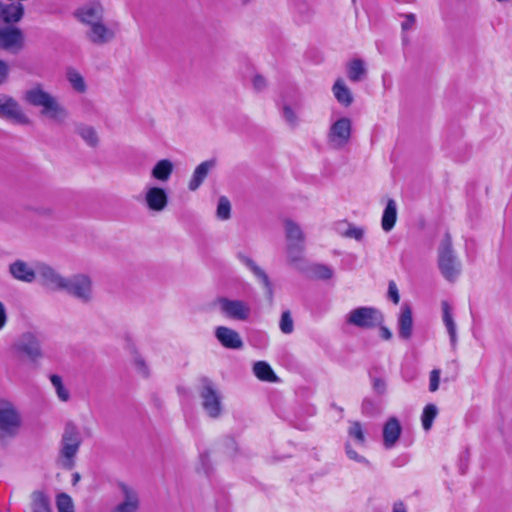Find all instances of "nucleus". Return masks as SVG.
Instances as JSON below:
<instances>
[{
    "label": "nucleus",
    "instance_id": "obj_39",
    "mask_svg": "<svg viewBox=\"0 0 512 512\" xmlns=\"http://www.w3.org/2000/svg\"><path fill=\"white\" fill-rule=\"evenodd\" d=\"M216 216L220 220H228L231 216V203L227 197L221 196L218 200Z\"/></svg>",
    "mask_w": 512,
    "mask_h": 512
},
{
    "label": "nucleus",
    "instance_id": "obj_4",
    "mask_svg": "<svg viewBox=\"0 0 512 512\" xmlns=\"http://www.w3.org/2000/svg\"><path fill=\"white\" fill-rule=\"evenodd\" d=\"M82 439L77 427L67 423L61 438V447L59 452V462L62 467L72 469L74 458L78 453Z\"/></svg>",
    "mask_w": 512,
    "mask_h": 512
},
{
    "label": "nucleus",
    "instance_id": "obj_52",
    "mask_svg": "<svg viewBox=\"0 0 512 512\" xmlns=\"http://www.w3.org/2000/svg\"><path fill=\"white\" fill-rule=\"evenodd\" d=\"M253 86L257 91H261L266 87V80L261 75H255L253 78Z\"/></svg>",
    "mask_w": 512,
    "mask_h": 512
},
{
    "label": "nucleus",
    "instance_id": "obj_2",
    "mask_svg": "<svg viewBox=\"0 0 512 512\" xmlns=\"http://www.w3.org/2000/svg\"><path fill=\"white\" fill-rule=\"evenodd\" d=\"M22 426V417L17 407L5 400L0 401V443L15 438Z\"/></svg>",
    "mask_w": 512,
    "mask_h": 512
},
{
    "label": "nucleus",
    "instance_id": "obj_33",
    "mask_svg": "<svg viewBox=\"0 0 512 512\" xmlns=\"http://www.w3.org/2000/svg\"><path fill=\"white\" fill-rule=\"evenodd\" d=\"M31 510L32 512H51L49 500L44 493L37 491L32 494Z\"/></svg>",
    "mask_w": 512,
    "mask_h": 512
},
{
    "label": "nucleus",
    "instance_id": "obj_29",
    "mask_svg": "<svg viewBox=\"0 0 512 512\" xmlns=\"http://www.w3.org/2000/svg\"><path fill=\"white\" fill-rule=\"evenodd\" d=\"M333 93L337 101L344 105L349 106L353 102V97L350 89L345 85L342 79L336 80L333 85Z\"/></svg>",
    "mask_w": 512,
    "mask_h": 512
},
{
    "label": "nucleus",
    "instance_id": "obj_57",
    "mask_svg": "<svg viewBox=\"0 0 512 512\" xmlns=\"http://www.w3.org/2000/svg\"><path fill=\"white\" fill-rule=\"evenodd\" d=\"M204 458H205V456L201 455V460H202L203 463H204Z\"/></svg>",
    "mask_w": 512,
    "mask_h": 512
},
{
    "label": "nucleus",
    "instance_id": "obj_45",
    "mask_svg": "<svg viewBox=\"0 0 512 512\" xmlns=\"http://www.w3.org/2000/svg\"><path fill=\"white\" fill-rule=\"evenodd\" d=\"M440 370L439 369H433L430 372L429 375V391L435 392L439 388V382H440Z\"/></svg>",
    "mask_w": 512,
    "mask_h": 512
},
{
    "label": "nucleus",
    "instance_id": "obj_5",
    "mask_svg": "<svg viewBox=\"0 0 512 512\" xmlns=\"http://www.w3.org/2000/svg\"><path fill=\"white\" fill-rule=\"evenodd\" d=\"M11 350L16 356L26 358L34 364L39 363L44 357L41 340L32 332L21 334L13 342Z\"/></svg>",
    "mask_w": 512,
    "mask_h": 512
},
{
    "label": "nucleus",
    "instance_id": "obj_56",
    "mask_svg": "<svg viewBox=\"0 0 512 512\" xmlns=\"http://www.w3.org/2000/svg\"><path fill=\"white\" fill-rule=\"evenodd\" d=\"M73 477H74V481H75V482H76V481H78V480H79V478H80L78 473L74 474V476H73Z\"/></svg>",
    "mask_w": 512,
    "mask_h": 512
},
{
    "label": "nucleus",
    "instance_id": "obj_35",
    "mask_svg": "<svg viewBox=\"0 0 512 512\" xmlns=\"http://www.w3.org/2000/svg\"><path fill=\"white\" fill-rule=\"evenodd\" d=\"M347 433L349 439H353L356 445L364 446L365 434L360 422H351Z\"/></svg>",
    "mask_w": 512,
    "mask_h": 512
},
{
    "label": "nucleus",
    "instance_id": "obj_26",
    "mask_svg": "<svg viewBox=\"0 0 512 512\" xmlns=\"http://www.w3.org/2000/svg\"><path fill=\"white\" fill-rule=\"evenodd\" d=\"M441 306H442V313H443V316H442L443 323H444V325L447 329V332L449 334L450 342H451L452 346H454L457 341V331H456V324L453 319L451 307L447 301H442Z\"/></svg>",
    "mask_w": 512,
    "mask_h": 512
},
{
    "label": "nucleus",
    "instance_id": "obj_54",
    "mask_svg": "<svg viewBox=\"0 0 512 512\" xmlns=\"http://www.w3.org/2000/svg\"><path fill=\"white\" fill-rule=\"evenodd\" d=\"M380 335L385 340H390L392 338L391 331L385 326L380 327Z\"/></svg>",
    "mask_w": 512,
    "mask_h": 512
},
{
    "label": "nucleus",
    "instance_id": "obj_31",
    "mask_svg": "<svg viewBox=\"0 0 512 512\" xmlns=\"http://www.w3.org/2000/svg\"><path fill=\"white\" fill-rule=\"evenodd\" d=\"M253 372L262 381L275 382L277 380V376L267 362H256L253 366Z\"/></svg>",
    "mask_w": 512,
    "mask_h": 512
},
{
    "label": "nucleus",
    "instance_id": "obj_37",
    "mask_svg": "<svg viewBox=\"0 0 512 512\" xmlns=\"http://www.w3.org/2000/svg\"><path fill=\"white\" fill-rule=\"evenodd\" d=\"M50 381L56 391L58 398L63 402L68 401L70 398V394L69 391L63 385L62 378L59 375L52 374L50 376Z\"/></svg>",
    "mask_w": 512,
    "mask_h": 512
},
{
    "label": "nucleus",
    "instance_id": "obj_32",
    "mask_svg": "<svg viewBox=\"0 0 512 512\" xmlns=\"http://www.w3.org/2000/svg\"><path fill=\"white\" fill-rule=\"evenodd\" d=\"M77 133L87 145L91 147L97 146L99 139L96 130L92 126L79 125L77 127Z\"/></svg>",
    "mask_w": 512,
    "mask_h": 512
},
{
    "label": "nucleus",
    "instance_id": "obj_21",
    "mask_svg": "<svg viewBox=\"0 0 512 512\" xmlns=\"http://www.w3.org/2000/svg\"><path fill=\"white\" fill-rule=\"evenodd\" d=\"M215 337L224 347L229 349H240L243 346L239 333L226 326L217 327Z\"/></svg>",
    "mask_w": 512,
    "mask_h": 512
},
{
    "label": "nucleus",
    "instance_id": "obj_40",
    "mask_svg": "<svg viewBox=\"0 0 512 512\" xmlns=\"http://www.w3.org/2000/svg\"><path fill=\"white\" fill-rule=\"evenodd\" d=\"M381 411V404L379 401L366 398L362 402V413L366 416H373Z\"/></svg>",
    "mask_w": 512,
    "mask_h": 512
},
{
    "label": "nucleus",
    "instance_id": "obj_47",
    "mask_svg": "<svg viewBox=\"0 0 512 512\" xmlns=\"http://www.w3.org/2000/svg\"><path fill=\"white\" fill-rule=\"evenodd\" d=\"M282 113H283V117H284L285 121L289 125H291L293 127L297 125V116H296L295 112L289 106H284Z\"/></svg>",
    "mask_w": 512,
    "mask_h": 512
},
{
    "label": "nucleus",
    "instance_id": "obj_50",
    "mask_svg": "<svg viewBox=\"0 0 512 512\" xmlns=\"http://www.w3.org/2000/svg\"><path fill=\"white\" fill-rule=\"evenodd\" d=\"M8 322L7 309L3 302L0 301V331L4 329Z\"/></svg>",
    "mask_w": 512,
    "mask_h": 512
},
{
    "label": "nucleus",
    "instance_id": "obj_46",
    "mask_svg": "<svg viewBox=\"0 0 512 512\" xmlns=\"http://www.w3.org/2000/svg\"><path fill=\"white\" fill-rule=\"evenodd\" d=\"M346 237L361 241L364 236V230L359 227L350 226L344 233Z\"/></svg>",
    "mask_w": 512,
    "mask_h": 512
},
{
    "label": "nucleus",
    "instance_id": "obj_30",
    "mask_svg": "<svg viewBox=\"0 0 512 512\" xmlns=\"http://www.w3.org/2000/svg\"><path fill=\"white\" fill-rule=\"evenodd\" d=\"M366 73L367 71L363 60L353 59L348 63L347 76L350 81L359 82L365 77Z\"/></svg>",
    "mask_w": 512,
    "mask_h": 512
},
{
    "label": "nucleus",
    "instance_id": "obj_3",
    "mask_svg": "<svg viewBox=\"0 0 512 512\" xmlns=\"http://www.w3.org/2000/svg\"><path fill=\"white\" fill-rule=\"evenodd\" d=\"M438 267L442 276L454 282L461 273V263L457 259L451 244V238L446 235L438 249Z\"/></svg>",
    "mask_w": 512,
    "mask_h": 512
},
{
    "label": "nucleus",
    "instance_id": "obj_24",
    "mask_svg": "<svg viewBox=\"0 0 512 512\" xmlns=\"http://www.w3.org/2000/svg\"><path fill=\"white\" fill-rule=\"evenodd\" d=\"M216 159H209L200 163L194 170L189 181L188 188L191 191L197 190L206 179L209 172L216 167Z\"/></svg>",
    "mask_w": 512,
    "mask_h": 512
},
{
    "label": "nucleus",
    "instance_id": "obj_22",
    "mask_svg": "<svg viewBox=\"0 0 512 512\" xmlns=\"http://www.w3.org/2000/svg\"><path fill=\"white\" fill-rule=\"evenodd\" d=\"M398 335L403 340H408L412 336L413 317L412 309L408 304H403L400 308V314L397 322Z\"/></svg>",
    "mask_w": 512,
    "mask_h": 512
},
{
    "label": "nucleus",
    "instance_id": "obj_51",
    "mask_svg": "<svg viewBox=\"0 0 512 512\" xmlns=\"http://www.w3.org/2000/svg\"><path fill=\"white\" fill-rule=\"evenodd\" d=\"M373 389L378 394H383L386 390V383L384 382V380H382L380 378H374L373 379Z\"/></svg>",
    "mask_w": 512,
    "mask_h": 512
},
{
    "label": "nucleus",
    "instance_id": "obj_49",
    "mask_svg": "<svg viewBox=\"0 0 512 512\" xmlns=\"http://www.w3.org/2000/svg\"><path fill=\"white\" fill-rule=\"evenodd\" d=\"M134 363H135L137 371L140 374H142L143 376H147L148 375V367H147L144 359H142L141 357L137 356L135 358V360H134Z\"/></svg>",
    "mask_w": 512,
    "mask_h": 512
},
{
    "label": "nucleus",
    "instance_id": "obj_38",
    "mask_svg": "<svg viewBox=\"0 0 512 512\" xmlns=\"http://www.w3.org/2000/svg\"><path fill=\"white\" fill-rule=\"evenodd\" d=\"M67 79L74 90L77 92L83 93L86 90V85L83 77L79 72L74 69H69L67 71Z\"/></svg>",
    "mask_w": 512,
    "mask_h": 512
},
{
    "label": "nucleus",
    "instance_id": "obj_6",
    "mask_svg": "<svg viewBox=\"0 0 512 512\" xmlns=\"http://www.w3.org/2000/svg\"><path fill=\"white\" fill-rule=\"evenodd\" d=\"M384 320L381 311L374 307H358L346 315V322L362 329H371L382 324Z\"/></svg>",
    "mask_w": 512,
    "mask_h": 512
},
{
    "label": "nucleus",
    "instance_id": "obj_20",
    "mask_svg": "<svg viewBox=\"0 0 512 512\" xmlns=\"http://www.w3.org/2000/svg\"><path fill=\"white\" fill-rule=\"evenodd\" d=\"M123 495V501L116 505L111 512H136L139 508V497L137 492L126 484L119 485Z\"/></svg>",
    "mask_w": 512,
    "mask_h": 512
},
{
    "label": "nucleus",
    "instance_id": "obj_10",
    "mask_svg": "<svg viewBox=\"0 0 512 512\" xmlns=\"http://www.w3.org/2000/svg\"><path fill=\"white\" fill-rule=\"evenodd\" d=\"M220 312L227 318L246 321L251 314L250 305L242 300H234L226 297L218 299Z\"/></svg>",
    "mask_w": 512,
    "mask_h": 512
},
{
    "label": "nucleus",
    "instance_id": "obj_42",
    "mask_svg": "<svg viewBox=\"0 0 512 512\" xmlns=\"http://www.w3.org/2000/svg\"><path fill=\"white\" fill-rule=\"evenodd\" d=\"M404 20L401 22V29H402V40L404 43L408 42V38L405 35L408 31L414 29L416 24V16L412 13L403 15Z\"/></svg>",
    "mask_w": 512,
    "mask_h": 512
},
{
    "label": "nucleus",
    "instance_id": "obj_13",
    "mask_svg": "<svg viewBox=\"0 0 512 512\" xmlns=\"http://www.w3.org/2000/svg\"><path fill=\"white\" fill-rule=\"evenodd\" d=\"M200 396L202 406L207 414L212 418H217L221 413V397L210 381L203 382Z\"/></svg>",
    "mask_w": 512,
    "mask_h": 512
},
{
    "label": "nucleus",
    "instance_id": "obj_14",
    "mask_svg": "<svg viewBox=\"0 0 512 512\" xmlns=\"http://www.w3.org/2000/svg\"><path fill=\"white\" fill-rule=\"evenodd\" d=\"M37 277L40 283L51 290L62 291L66 277L46 263H37Z\"/></svg>",
    "mask_w": 512,
    "mask_h": 512
},
{
    "label": "nucleus",
    "instance_id": "obj_58",
    "mask_svg": "<svg viewBox=\"0 0 512 512\" xmlns=\"http://www.w3.org/2000/svg\"><path fill=\"white\" fill-rule=\"evenodd\" d=\"M242 1H243V3H247L249 0H242Z\"/></svg>",
    "mask_w": 512,
    "mask_h": 512
},
{
    "label": "nucleus",
    "instance_id": "obj_36",
    "mask_svg": "<svg viewBox=\"0 0 512 512\" xmlns=\"http://www.w3.org/2000/svg\"><path fill=\"white\" fill-rule=\"evenodd\" d=\"M309 271L313 278L320 280H328L334 274L332 268L324 264H312L309 267Z\"/></svg>",
    "mask_w": 512,
    "mask_h": 512
},
{
    "label": "nucleus",
    "instance_id": "obj_28",
    "mask_svg": "<svg viewBox=\"0 0 512 512\" xmlns=\"http://www.w3.org/2000/svg\"><path fill=\"white\" fill-rule=\"evenodd\" d=\"M397 219V205L393 199H389L382 215L381 226L386 232L392 230Z\"/></svg>",
    "mask_w": 512,
    "mask_h": 512
},
{
    "label": "nucleus",
    "instance_id": "obj_12",
    "mask_svg": "<svg viewBox=\"0 0 512 512\" xmlns=\"http://www.w3.org/2000/svg\"><path fill=\"white\" fill-rule=\"evenodd\" d=\"M74 16L88 29L104 18V7L99 1H90L76 9Z\"/></svg>",
    "mask_w": 512,
    "mask_h": 512
},
{
    "label": "nucleus",
    "instance_id": "obj_11",
    "mask_svg": "<svg viewBox=\"0 0 512 512\" xmlns=\"http://www.w3.org/2000/svg\"><path fill=\"white\" fill-rule=\"evenodd\" d=\"M351 121L342 117L334 122L328 133V144L334 149L343 148L350 140Z\"/></svg>",
    "mask_w": 512,
    "mask_h": 512
},
{
    "label": "nucleus",
    "instance_id": "obj_43",
    "mask_svg": "<svg viewBox=\"0 0 512 512\" xmlns=\"http://www.w3.org/2000/svg\"><path fill=\"white\" fill-rule=\"evenodd\" d=\"M279 327L282 333L291 334L294 330V323L289 311H284L281 315Z\"/></svg>",
    "mask_w": 512,
    "mask_h": 512
},
{
    "label": "nucleus",
    "instance_id": "obj_25",
    "mask_svg": "<svg viewBox=\"0 0 512 512\" xmlns=\"http://www.w3.org/2000/svg\"><path fill=\"white\" fill-rule=\"evenodd\" d=\"M174 170L173 163L168 159L159 160L151 171V176L153 179L160 182H167Z\"/></svg>",
    "mask_w": 512,
    "mask_h": 512
},
{
    "label": "nucleus",
    "instance_id": "obj_18",
    "mask_svg": "<svg viewBox=\"0 0 512 512\" xmlns=\"http://www.w3.org/2000/svg\"><path fill=\"white\" fill-rule=\"evenodd\" d=\"M9 273L18 281L32 283L37 278V264L33 268L23 260H16L9 265Z\"/></svg>",
    "mask_w": 512,
    "mask_h": 512
},
{
    "label": "nucleus",
    "instance_id": "obj_55",
    "mask_svg": "<svg viewBox=\"0 0 512 512\" xmlns=\"http://www.w3.org/2000/svg\"><path fill=\"white\" fill-rule=\"evenodd\" d=\"M393 512H406V508L403 503H395L393 507Z\"/></svg>",
    "mask_w": 512,
    "mask_h": 512
},
{
    "label": "nucleus",
    "instance_id": "obj_44",
    "mask_svg": "<svg viewBox=\"0 0 512 512\" xmlns=\"http://www.w3.org/2000/svg\"><path fill=\"white\" fill-rule=\"evenodd\" d=\"M345 452H346V455L348 456L349 459L357 462V463H360V464H363L365 466H370V462L363 456H361L360 454H358L353 448H352V445L350 443V441H347L346 444H345Z\"/></svg>",
    "mask_w": 512,
    "mask_h": 512
},
{
    "label": "nucleus",
    "instance_id": "obj_9",
    "mask_svg": "<svg viewBox=\"0 0 512 512\" xmlns=\"http://www.w3.org/2000/svg\"><path fill=\"white\" fill-rule=\"evenodd\" d=\"M117 25L108 22L103 18L98 23H94L88 29H85V38L92 44L102 46L110 43L116 37Z\"/></svg>",
    "mask_w": 512,
    "mask_h": 512
},
{
    "label": "nucleus",
    "instance_id": "obj_48",
    "mask_svg": "<svg viewBox=\"0 0 512 512\" xmlns=\"http://www.w3.org/2000/svg\"><path fill=\"white\" fill-rule=\"evenodd\" d=\"M388 296L389 298L395 303V304H398L399 300H400V296H399V292H398V288L395 284V282L393 281H390L389 282V286H388Z\"/></svg>",
    "mask_w": 512,
    "mask_h": 512
},
{
    "label": "nucleus",
    "instance_id": "obj_16",
    "mask_svg": "<svg viewBox=\"0 0 512 512\" xmlns=\"http://www.w3.org/2000/svg\"><path fill=\"white\" fill-rule=\"evenodd\" d=\"M24 46V35L22 31L13 26H6L0 28V48L18 52Z\"/></svg>",
    "mask_w": 512,
    "mask_h": 512
},
{
    "label": "nucleus",
    "instance_id": "obj_34",
    "mask_svg": "<svg viewBox=\"0 0 512 512\" xmlns=\"http://www.w3.org/2000/svg\"><path fill=\"white\" fill-rule=\"evenodd\" d=\"M438 414V408L435 404H428L424 407L422 415H421V422L423 429L425 431H428L431 429L434 419L436 418Z\"/></svg>",
    "mask_w": 512,
    "mask_h": 512
},
{
    "label": "nucleus",
    "instance_id": "obj_27",
    "mask_svg": "<svg viewBox=\"0 0 512 512\" xmlns=\"http://www.w3.org/2000/svg\"><path fill=\"white\" fill-rule=\"evenodd\" d=\"M24 14V7L21 3L11 2L10 4H3V13H1V19L6 23H17L19 22Z\"/></svg>",
    "mask_w": 512,
    "mask_h": 512
},
{
    "label": "nucleus",
    "instance_id": "obj_53",
    "mask_svg": "<svg viewBox=\"0 0 512 512\" xmlns=\"http://www.w3.org/2000/svg\"><path fill=\"white\" fill-rule=\"evenodd\" d=\"M8 71H9V68H8L7 63L0 60V84L5 82V80L7 79Z\"/></svg>",
    "mask_w": 512,
    "mask_h": 512
},
{
    "label": "nucleus",
    "instance_id": "obj_7",
    "mask_svg": "<svg viewBox=\"0 0 512 512\" xmlns=\"http://www.w3.org/2000/svg\"><path fill=\"white\" fill-rule=\"evenodd\" d=\"M62 291L83 303H88L93 298L92 281L85 274H76L66 278Z\"/></svg>",
    "mask_w": 512,
    "mask_h": 512
},
{
    "label": "nucleus",
    "instance_id": "obj_8",
    "mask_svg": "<svg viewBox=\"0 0 512 512\" xmlns=\"http://www.w3.org/2000/svg\"><path fill=\"white\" fill-rule=\"evenodd\" d=\"M285 232L287 238V255L292 263L302 260L304 250V235L295 222L291 220L285 221Z\"/></svg>",
    "mask_w": 512,
    "mask_h": 512
},
{
    "label": "nucleus",
    "instance_id": "obj_41",
    "mask_svg": "<svg viewBox=\"0 0 512 512\" xmlns=\"http://www.w3.org/2000/svg\"><path fill=\"white\" fill-rule=\"evenodd\" d=\"M58 512H74V505L71 497L65 493L57 497Z\"/></svg>",
    "mask_w": 512,
    "mask_h": 512
},
{
    "label": "nucleus",
    "instance_id": "obj_15",
    "mask_svg": "<svg viewBox=\"0 0 512 512\" xmlns=\"http://www.w3.org/2000/svg\"><path fill=\"white\" fill-rule=\"evenodd\" d=\"M0 117L17 124H28V117L22 112L19 104L10 96L0 94Z\"/></svg>",
    "mask_w": 512,
    "mask_h": 512
},
{
    "label": "nucleus",
    "instance_id": "obj_23",
    "mask_svg": "<svg viewBox=\"0 0 512 512\" xmlns=\"http://www.w3.org/2000/svg\"><path fill=\"white\" fill-rule=\"evenodd\" d=\"M402 427L396 417H390L383 427V444L390 449L395 446L401 435Z\"/></svg>",
    "mask_w": 512,
    "mask_h": 512
},
{
    "label": "nucleus",
    "instance_id": "obj_17",
    "mask_svg": "<svg viewBox=\"0 0 512 512\" xmlns=\"http://www.w3.org/2000/svg\"><path fill=\"white\" fill-rule=\"evenodd\" d=\"M238 259L241 261L243 265H245L251 271L255 278L263 285L268 299L272 301L274 289L267 273L260 266H258L253 259L244 254H238Z\"/></svg>",
    "mask_w": 512,
    "mask_h": 512
},
{
    "label": "nucleus",
    "instance_id": "obj_19",
    "mask_svg": "<svg viewBox=\"0 0 512 512\" xmlns=\"http://www.w3.org/2000/svg\"><path fill=\"white\" fill-rule=\"evenodd\" d=\"M145 202L150 210L163 211L168 204L167 192L161 187H148L145 193Z\"/></svg>",
    "mask_w": 512,
    "mask_h": 512
},
{
    "label": "nucleus",
    "instance_id": "obj_1",
    "mask_svg": "<svg viewBox=\"0 0 512 512\" xmlns=\"http://www.w3.org/2000/svg\"><path fill=\"white\" fill-rule=\"evenodd\" d=\"M24 99L32 106L41 107L42 114L57 123H63L68 116L67 110L58 103L55 97L44 91L40 85L27 90Z\"/></svg>",
    "mask_w": 512,
    "mask_h": 512
}]
</instances>
